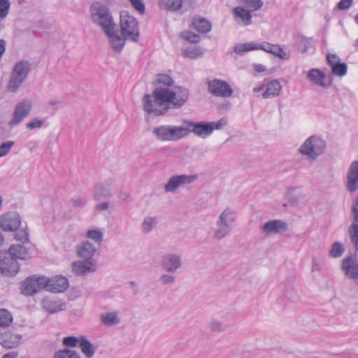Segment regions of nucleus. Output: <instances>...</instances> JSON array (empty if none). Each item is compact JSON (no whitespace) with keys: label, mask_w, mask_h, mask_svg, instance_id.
<instances>
[{"label":"nucleus","mask_w":358,"mask_h":358,"mask_svg":"<svg viewBox=\"0 0 358 358\" xmlns=\"http://www.w3.org/2000/svg\"><path fill=\"white\" fill-rule=\"evenodd\" d=\"M282 86L278 80H272L266 85L265 91L262 94L264 99H272L280 95Z\"/></svg>","instance_id":"26"},{"label":"nucleus","mask_w":358,"mask_h":358,"mask_svg":"<svg viewBox=\"0 0 358 358\" xmlns=\"http://www.w3.org/2000/svg\"><path fill=\"white\" fill-rule=\"evenodd\" d=\"M352 220L357 222L358 221V196L355 199L352 206Z\"/></svg>","instance_id":"64"},{"label":"nucleus","mask_w":358,"mask_h":358,"mask_svg":"<svg viewBox=\"0 0 358 358\" xmlns=\"http://www.w3.org/2000/svg\"><path fill=\"white\" fill-rule=\"evenodd\" d=\"M234 15L236 22L241 25L248 26L251 24L252 14L250 10L243 6H236L234 8Z\"/></svg>","instance_id":"24"},{"label":"nucleus","mask_w":358,"mask_h":358,"mask_svg":"<svg viewBox=\"0 0 358 358\" xmlns=\"http://www.w3.org/2000/svg\"><path fill=\"white\" fill-rule=\"evenodd\" d=\"M13 315L6 309H0V327L6 328L13 322Z\"/></svg>","instance_id":"41"},{"label":"nucleus","mask_w":358,"mask_h":358,"mask_svg":"<svg viewBox=\"0 0 358 358\" xmlns=\"http://www.w3.org/2000/svg\"><path fill=\"white\" fill-rule=\"evenodd\" d=\"M182 36L185 40H187L191 43H197L201 40V38L198 34H194L192 31H189L182 32Z\"/></svg>","instance_id":"55"},{"label":"nucleus","mask_w":358,"mask_h":358,"mask_svg":"<svg viewBox=\"0 0 358 358\" xmlns=\"http://www.w3.org/2000/svg\"><path fill=\"white\" fill-rule=\"evenodd\" d=\"M103 229L93 227L89 229L85 234V237L92 241L95 244L101 245L103 241Z\"/></svg>","instance_id":"34"},{"label":"nucleus","mask_w":358,"mask_h":358,"mask_svg":"<svg viewBox=\"0 0 358 358\" xmlns=\"http://www.w3.org/2000/svg\"><path fill=\"white\" fill-rule=\"evenodd\" d=\"M79 347L87 358L92 357L96 350L93 345L83 336H80Z\"/></svg>","instance_id":"36"},{"label":"nucleus","mask_w":358,"mask_h":358,"mask_svg":"<svg viewBox=\"0 0 358 358\" xmlns=\"http://www.w3.org/2000/svg\"><path fill=\"white\" fill-rule=\"evenodd\" d=\"M157 81L163 86L155 88L152 95L146 94L143 97L144 110L149 114L159 116L168 112L170 106L174 108H181L187 101L189 90L187 88L176 86L170 89L174 82L166 74H159Z\"/></svg>","instance_id":"1"},{"label":"nucleus","mask_w":358,"mask_h":358,"mask_svg":"<svg viewBox=\"0 0 358 358\" xmlns=\"http://www.w3.org/2000/svg\"><path fill=\"white\" fill-rule=\"evenodd\" d=\"M272 43L267 41H262L260 43L255 42V50H262L266 53H269Z\"/></svg>","instance_id":"59"},{"label":"nucleus","mask_w":358,"mask_h":358,"mask_svg":"<svg viewBox=\"0 0 358 358\" xmlns=\"http://www.w3.org/2000/svg\"><path fill=\"white\" fill-rule=\"evenodd\" d=\"M345 251L344 246L341 242H335L332 244L329 255L333 258H338L342 256Z\"/></svg>","instance_id":"46"},{"label":"nucleus","mask_w":358,"mask_h":358,"mask_svg":"<svg viewBox=\"0 0 358 358\" xmlns=\"http://www.w3.org/2000/svg\"><path fill=\"white\" fill-rule=\"evenodd\" d=\"M261 230L265 236L283 234L287 230V224L282 220H272L265 222Z\"/></svg>","instance_id":"14"},{"label":"nucleus","mask_w":358,"mask_h":358,"mask_svg":"<svg viewBox=\"0 0 358 358\" xmlns=\"http://www.w3.org/2000/svg\"><path fill=\"white\" fill-rule=\"evenodd\" d=\"M203 51L200 48H189L184 50V56L189 59H197L203 55Z\"/></svg>","instance_id":"47"},{"label":"nucleus","mask_w":358,"mask_h":358,"mask_svg":"<svg viewBox=\"0 0 358 358\" xmlns=\"http://www.w3.org/2000/svg\"><path fill=\"white\" fill-rule=\"evenodd\" d=\"M90 17L93 23L99 26L103 32H109L110 28L115 24L108 7L99 2H94L90 8Z\"/></svg>","instance_id":"2"},{"label":"nucleus","mask_w":358,"mask_h":358,"mask_svg":"<svg viewBox=\"0 0 358 358\" xmlns=\"http://www.w3.org/2000/svg\"><path fill=\"white\" fill-rule=\"evenodd\" d=\"M208 328L211 331L220 333L227 330V326L219 320L213 319L208 323Z\"/></svg>","instance_id":"45"},{"label":"nucleus","mask_w":358,"mask_h":358,"mask_svg":"<svg viewBox=\"0 0 358 358\" xmlns=\"http://www.w3.org/2000/svg\"><path fill=\"white\" fill-rule=\"evenodd\" d=\"M342 269L350 279H358V263L352 257L345 258L342 262Z\"/></svg>","instance_id":"21"},{"label":"nucleus","mask_w":358,"mask_h":358,"mask_svg":"<svg viewBox=\"0 0 358 358\" xmlns=\"http://www.w3.org/2000/svg\"><path fill=\"white\" fill-rule=\"evenodd\" d=\"M352 1L353 0H341L337 4V8L341 10H347L352 4Z\"/></svg>","instance_id":"63"},{"label":"nucleus","mask_w":358,"mask_h":358,"mask_svg":"<svg viewBox=\"0 0 358 358\" xmlns=\"http://www.w3.org/2000/svg\"><path fill=\"white\" fill-rule=\"evenodd\" d=\"M297 43L301 52H306L310 47L311 38H308L303 36H298Z\"/></svg>","instance_id":"48"},{"label":"nucleus","mask_w":358,"mask_h":358,"mask_svg":"<svg viewBox=\"0 0 358 358\" xmlns=\"http://www.w3.org/2000/svg\"><path fill=\"white\" fill-rule=\"evenodd\" d=\"M70 203L74 208H83L87 204V200L84 196H77L71 198Z\"/></svg>","instance_id":"53"},{"label":"nucleus","mask_w":358,"mask_h":358,"mask_svg":"<svg viewBox=\"0 0 358 358\" xmlns=\"http://www.w3.org/2000/svg\"><path fill=\"white\" fill-rule=\"evenodd\" d=\"M327 59L328 64L330 66L331 69L334 66L336 65V64L341 62L340 57L336 54H328L327 55Z\"/></svg>","instance_id":"62"},{"label":"nucleus","mask_w":358,"mask_h":358,"mask_svg":"<svg viewBox=\"0 0 358 358\" xmlns=\"http://www.w3.org/2000/svg\"><path fill=\"white\" fill-rule=\"evenodd\" d=\"M29 71L30 65L28 62L21 61L15 64L6 85L7 91L12 93L17 92L27 79Z\"/></svg>","instance_id":"4"},{"label":"nucleus","mask_w":358,"mask_h":358,"mask_svg":"<svg viewBox=\"0 0 358 358\" xmlns=\"http://www.w3.org/2000/svg\"><path fill=\"white\" fill-rule=\"evenodd\" d=\"M103 33L107 36L111 48L117 52H120L122 50L124 45L125 41L128 40L122 35L120 36L118 34L115 25L110 28L109 32Z\"/></svg>","instance_id":"18"},{"label":"nucleus","mask_w":358,"mask_h":358,"mask_svg":"<svg viewBox=\"0 0 358 358\" xmlns=\"http://www.w3.org/2000/svg\"><path fill=\"white\" fill-rule=\"evenodd\" d=\"M208 92L215 96L228 98L233 92L232 87L223 80L214 78L208 82Z\"/></svg>","instance_id":"9"},{"label":"nucleus","mask_w":358,"mask_h":358,"mask_svg":"<svg viewBox=\"0 0 358 358\" xmlns=\"http://www.w3.org/2000/svg\"><path fill=\"white\" fill-rule=\"evenodd\" d=\"M80 336H68L63 339V344L66 347H76L78 344H80Z\"/></svg>","instance_id":"57"},{"label":"nucleus","mask_w":358,"mask_h":358,"mask_svg":"<svg viewBox=\"0 0 358 358\" xmlns=\"http://www.w3.org/2000/svg\"><path fill=\"white\" fill-rule=\"evenodd\" d=\"M120 18L121 34L128 40L136 42L139 36V29L136 18L127 10L121 11Z\"/></svg>","instance_id":"5"},{"label":"nucleus","mask_w":358,"mask_h":358,"mask_svg":"<svg viewBox=\"0 0 358 358\" xmlns=\"http://www.w3.org/2000/svg\"><path fill=\"white\" fill-rule=\"evenodd\" d=\"M130 2L132 6L140 13H144L145 8L143 0H130Z\"/></svg>","instance_id":"61"},{"label":"nucleus","mask_w":358,"mask_h":358,"mask_svg":"<svg viewBox=\"0 0 358 358\" xmlns=\"http://www.w3.org/2000/svg\"><path fill=\"white\" fill-rule=\"evenodd\" d=\"M42 307L48 313L54 314L66 309V303L54 297H45L41 301Z\"/></svg>","instance_id":"20"},{"label":"nucleus","mask_w":358,"mask_h":358,"mask_svg":"<svg viewBox=\"0 0 358 358\" xmlns=\"http://www.w3.org/2000/svg\"><path fill=\"white\" fill-rule=\"evenodd\" d=\"M255 50V42L237 43L234 48V51L238 55H243L245 52Z\"/></svg>","instance_id":"42"},{"label":"nucleus","mask_w":358,"mask_h":358,"mask_svg":"<svg viewBox=\"0 0 358 358\" xmlns=\"http://www.w3.org/2000/svg\"><path fill=\"white\" fill-rule=\"evenodd\" d=\"M26 127L29 129H40L43 127H46L45 118L36 117L28 122Z\"/></svg>","instance_id":"49"},{"label":"nucleus","mask_w":358,"mask_h":358,"mask_svg":"<svg viewBox=\"0 0 358 358\" xmlns=\"http://www.w3.org/2000/svg\"><path fill=\"white\" fill-rule=\"evenodd\" d=\"M96 252V248L89 241H83L76 246L77 255L83 259H92Z\"/></svg>","instance_id":"23"},{"label":"nucleus","mask_w":358,"mask_h":358,"mask_svg":"<svg viewBox=\"0 0 358 358\" xmlns=\"http://www.w3.org/2000/svg\"><path fill=\"white\" fill-rule=\"evenodd\" d=\"M231 227L216 220V228L213 231L212 237L215 241H220L227 236L231 231Z\"/></svg>","instance_id":"31"},{"label":"nucleus","mask_w":358,"mask_h":358,"mask_svg":"<svg viewBox=\"0 0 358 358\" xmlns=\"http://www.w3.org/2000/svg\"><path fill=\"white\" fill-rule=\"evenodd\" d=\"M46 280L48 281L46 285V290L50 292H63L69 286L68 279L62 275H57L52 278L46 277Z\"/></svg>","instance_id":"17"},{"label":"nucleus","mask_w":358,"mask_h":358,"mask_svg":"<svg viewBox=\"0 0 358 358\" xmlns=\"http://www.w3.org/2000/svg\"><path fill=\"white\" fill-rule=\"evenodd\" d=\"M169 141H177L185 138L189 134V129L187 124L176 126L168 125Z\"/></svg>","instance_id":"22"},{"label":"nucleus","mask_w":358,"mask_h":358,"mask_svg":"<svg viewBox=\"0 0 358 358\" xmlns=\"http://www.w3.org/2000/svg\"><path fill=\"white\" fill-rule=\"evenodd\" d=\"M182 0H159L158 6L161 10L177 12L182 6Z\"/></svg>","instance_id":"29"},{"label":"nucleus","mask_w":358,"mask_h":358,"mask_svg":"<svg viewBox=\"0 0 358 358\" xmlns=\"http://www.w3.org/2000/svg\"><path fill=\"white\" fill-rule=\"evenodd\" d=\"M268 54H271L275 57L284 60H287L290 57L289 52L285 51L282 46L278 44H272Z\"/></svg>","instance_id":"38"},{"label":"nucleus","mask_w":358,"mask_h":358,"mask_svg":"<svg viewBox=\"0 0 358 358\" xmlns=\"http://www.w3.org/2000/svg\"><path fill=\"white\" fill-rule=\"evenodd\" d=\"M323 266V261L317 257H313L311 259V271L321 272Z\"/></svg>","instance_id":"54"},{"label":"nucleus","mask_w":358,"mask_h":358,"mask_svg":"<svg viewBox=\"0 0 358 358\" xmlns=\"http://www.w3.org/2000/svg\"><path fill=\"white\" fill-rule=\"evenodd\" d=\"M210 125L213 127V131L214 129H221L224 127H225L228 124V120L227 117H222L220 120L217 122H210Z\"/></svg>","instance_id":"60"},{"label":"nucleus","mask_w":358,"mask_h":358,"mask_svg":"<svg viewBox=\"0 0 358 358\" xmlns=\"http://www.w3.org/2000/svg\"><path fill=\"white\" fill-rule=\"evenodd\" d=\"M198 179L196 174H180L171 176L165 184L164 189L166 193H174L185 185L194 182Z\"/></svg>","instance_id":"7"},{"label":"nucleus","mask_w":358,"mask_h":358,"mask_svg":"<svg viewBox=\"0 0 358 358\" xmlns=\"http://www.w3.org/2000/svg\"><path fill=\"white\" fill-rule=\"evenodd\" d=\"M96 262L93 259H84L73 262L71 264L72 272L76 275H84L96 271Z\"/></svg>","instance_id":"12"},{"label":"nucleus","mask_w":358,"mask_h":358,"mask_svg":"<svg viewBox=\"0 0 358 358\" xmlns=\"http://www.w3.org/2000/svg\"><path fill=\"white\" fill-rule=\"evenodd\" d=\"M348 234L350 241L354 245L356 250H358V221L352 220V224L348 227Z\"/></svg>","instance_id":"40"},{"label":"nucleus","mask_w":358,"mask_h":358,"mask_svg":"<svg viewBox=\"0 0 358 358\" xmlns=\"http://www.w3.org/2000/svg\"><path fill=\"white\" fill-rule=\"evenodd\" d=\"M10 3L8 0H0V20L5 19L8 15Z\"/></svg>","instance_id":"52"},{"label":"nucleus","mask_w":358,"mask_h":358,"mask_svg":"<svg viewBox=\"0 0 358 358\" xmlns=\"http://www.w3.org/2000/svg\"><path fill=\"white\" fill-rule=\"evenodd\" d=\"M306 78L313 85L322 88H328L331 85L330 76L317 68H313L308 71Z\"/></svg>","instance_id":"11"},{"label":"nucleus","mask_w":358,"mask_h":358,"mask_svg":"<svg viewBox=\"0 0 358 358\" xmlns=\"http://www.w3.org/2000/svg\"><path fill=\"white\" fill-rule=\"evenodd\" d=\"M185 123L189 129V134L192 132L200 138H205L213 133V127L210 122H194L192 121H185Z\"/></svg>","instance_id":"15"},{"label":"nucleus","mask_w":358,"mask_h":358,"mask_svg":"<svg viewBox=\"0 0 358 358\" xmlns=\"http://www.w3.org/2000/svg\"><path fill=\"white\" fill-rule=\"evenodd\" d=\"M240 3L247 7L250 12L259 10L264 5L262 0H240Z\"/></svg>","instance_id":"44"},{"label":"nucleus","mask_w":358,"mask_h":358,"mask_svg":"<svg viewBox=\"0 0 358 358\" xmlns=\"http://www.w3.org/2000/svg\"><path fill=\"white\" fill-rule=\"evenodd\" d=\"M304 195L299 187H289L287 189L285 199L292 205L298 203L300 199H303Z\"/></svg>","instance_id":"30"},{"label":"nucleus","mask_w":358,"mask_h":358,"mask_svg":"<svg viewBox=\"0 0 358 358\" xmlns=\"http://www.w3.org/2000/svg\"><path fill=\"white\" fill-rule=\"evenodd\" d=\"M54 358H80V356L74 350H63L56 352Z\"/></svg>","instance_id":"50"},{"label":"nucleus","mask_w":358,"mask_h":358,"mask_svg":"<svg viewBox=\"0 0 358 358\" xmlns=\"http://www.w3.org/2000/svg\"><path fill=\"white\" fill-rule=\"evenodd\" d=\"M15 143L12 141H8L0 145V157L6 155L14 145Z\"/></svg>","instance_id":"58"},{"label":"nucleus","mask_w":358,"mask_h":358,"mask_svg":"<svg viewBox=\"0 0 358 358\" xmlns=\"http://www.w3.org/2000/svg\"><path fill=\"white\" fill-rule=\"evenodd\" d=\"M46 276L33 275L27 278L22 284V293L27 296L33 295L41 290L46 289Z\"/></svg>","instance_id":"6"},{"label":"nucleus","mask_w":358,"mask_h":358,"mask_svg":"<svg viewBox=\"0 0 358 358\" xmlns=\"http://www.w3.org/2000/svg\"><path fill=\"white\" fill-rule=\"evenodd\" d=\"M170 273H164L160 276L159 280L162 285H167L174 284L176 281V277L171 275Z\"/></svg>","instance_id":"56"},{"label":"nucleus","mask_w":358,"mask_h":358,"mask_svg":"<svg viewBox=\"0 0 358 358\" xmlns=\"http://www.w3.org/2000/svg\"><path fill=\"white\" fill-rule=\"evenodd\" d=\"M158 224V218L156 216H146L141 224V231L143 234H150L155 229Z\"/></svg>","instance_id":"33"},{"label":"nucleus","mask_w":358,"mask_h":358,"mask_svg":"<svg viewBox=\"0 0 358 358\" xmlns=\"http://www.w3.org/2000/svg\"><path fill=\"white\" fill-rule=\"evenodd\" d=\"M22 336L6 332L0 337V344L4 348L11 349L17 347L21 341Z\"/></svg>","instance_id":"25"},{"label":"nucleus","mask_w":358,"mask_h":358,"mask_svg":"<svg viewBox=\"0 0 358 358\" xmlns=\"http://www.w3.org/2000/svg\"><path fill=\"white\" fill-rule=\"evenodd\" d=\"M192 27L201 33H208L211 29L210 22L201 17L194 19L192 22Z\"/></svg>","instance_id":"37"},{"label":"nucleus","mask_w":358,"mask_h":358,"mask_svg":"<svg viewBox=\"0 0 358 358\" xmlns=\"http://www.w3.org/2000/svg\"><path fill=\"white\" fill-rule=\"evenodd\" d=\"M113 185L106 182L95 187L94 192V199L99 200L101 198L110 197L112 195Z\"/></svg>","instance_id":"32"},{"label":"nucleus","mask_w":358,"mask_h":358,"mask_svg":"<svg viewBox=\"0 0 358 358\" xmlns=\"http://www.w3.org/2000/svg\"><path fill=\"white\" fill-rule=\"evenodd\" d=\"M348 66L345 63L339 62L331 68L332 73L335 76L343 77L347 73Z\"/></svg>","instance_id":"51"},{"label":"nucleus","mask_w":358,"mask_h":358,"mask_svg":"<svg viewBox=\"0 0 358 358\" xmlns=\"http://www.w3.org/2000/svg\"><path fill=\"white\" fill-rule=\"evenodd\" d=\"M180 255L169 252L162 257L161 266L168 273H175L182 267Z\"/></svg>","instance_id":"13"},{"label":"nucleus","mask_w":358,"mask_h":358,"mask_svg":"<svg viewBox=\"0 0 358 358\" xmlns=\"http://www.w3.org/2000/svg\"><path fill=\"white\" fill-rule=\"evenodd\" d=\"M152 134L159 141H169L168 125L155 127L152 130Z\"/></svg>","instance_id":"39"},{"label":"nucleus","mask_w":358,"mask_h":358,"mask_svg":"<svg viewBox=\"0 0 358 358\" xmlns=\"http://www.w3.org/2000/svg\"><path fill=\"white\" fill-rule=\"evenodd\" d=\"M326 142L320 136L313 135L305 140L298 151L310 161H315L322 155L326 149Z\"/></svg>","instance_id":"3"},{"label":"nucleus","mask_w":358,"mask_h":358,"mask_svg":"<svg viewBox=\"0 0 358 358\" xmlns=\"http://www.w3.org/2000/svg\"><path fill=\"white\" fill-rule=\"evenodd\" d=\"M21 224V217L16 212H8L0 216V228L4 231H17Z\"/></svg>","instance_id":"10"},{"label":"nucleus","mask_w":358,"mask_h":358,"mask_svg":"<svg viewBox=\"0 0 358 358\" xmlns=\"http://www.w3.org/2000/svg\"><path fill=\"white\" fill-rule=\"evenodd\" d=\"M119 312L112 311L102 313L100 316L101 322L108 327L116 325L120 322Z\"/></svg>","instance_id":"35"},{"label":"nucleus","mask_w":358,"mask_h":358,"mask_svg":"<svg viewBox=\"0 0 358 358\" xmlns=\"http://www.w3.org/2000/svg\"><path fill=\"white\" fill-rule=\"evenodd\" d=\"M20 270V264L11 257H4L0 260V272L6 277L15 276Z\"/></svg>","instance_id":"16"},{"label":"nucleus","mask_w":358,"mask_h":358,"mask_svg":"<svg viewBox=\"0 0 358 358\" xmlns=\"http://www.w3.org/2000/svg\"><path fill=\"white\" fill-rule=\"evenodd\" d=\"M32 101L24 99L17 102L15 106L13 117L9 122V125L13 127L19 124L31 111Z\"/></svg>","instance_id":"8"},{"label":"nucleus","mask_w":358,"mask_h":358,"mask_svg":"<svg viewBox=\"0 0 358 358\" xmlns=\"http://www.w3.org/2000/svg\"><path fill=\"white\" fill-rule=\"evenodd\" d=\"M346 187L350 192L358 189V161L352 162L347 173Z\"/></svg>","instance_id":"19"},{"label":"nucleus","mask_w":358,"mask_h":358,"mask_svg":"<svg viewBox=\"0 0 358 358\" xmlns=\"http://www.w3.org/2000/svg\"><path fill=\"white\" fill-rule=\"evenodd\" d=\"M237 218L236 212L230 208H225L219 215L217 220L232 228Z\"/></svg>","instance_id":"27"},{"label":"nucleus","mask_w":358,"mask_h":358,"mask_svg":"<svg viewBox=\"0 0 358 358\" xmlns=\"http://www.w3.org/2000/svg\"><path fill=\"white\" fill-rule=\"evenodd\" d=\"M8 253L14 259H27L29 257L28 250L22 245L13 244L8 249Z\"/></svg>","instance_id":"28"},{"label":"nucleus","mask_w":358,"mask_h":358,"mask_svg":"<svg viewBox=\"0 0 358 358\" xmlns=\"http://www.w3.org/2000/svg\"><path fill=\"white\" fill-rule=\"evenodd\" d=\"M15 231V239L17 241H20L22 243H27L29 242V234L27 225L22 227L21 229H18Z\"/></svg>","instance_id":"43"}]
</instances>
